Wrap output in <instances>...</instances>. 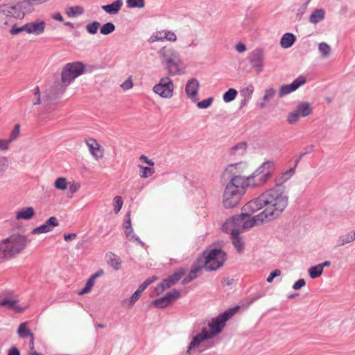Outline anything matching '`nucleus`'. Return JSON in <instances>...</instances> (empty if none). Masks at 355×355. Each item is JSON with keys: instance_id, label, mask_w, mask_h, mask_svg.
Wrapping results in <instances>:
<instances>
[{"instance_id": "obj_43", "label": "nucleus", "mask_w": 355, "mask_h": 355, "mask_svg": "<svg viewBox=\"0 0 355 355\" xmlns=\"http://www.w3.org/2000/svg\"><path fill=\"white\" fill-rule=\"evenodd\" d=\"M94 283H95V281L92 278L90 277L86 282L84 288L78 292V295H83L87 293H89L92 291V289L94 285Z\"/></svg>"}, {"instance_id": "obj_11", "label": "nucleus", "mask_w": 355, "mask_h": 355, "mask_svg": "<svg viewBox=\"0 0 355 355\" xmlns=\"http://www.w3.org/2000/svg\"><path fill=\"white\" fill-rule=\"evenodd\" d=\"M238 309L239 307L230 309L224 312L222 315H220L217 318L211 320L209 323V328L210 330L208 331V334L211 338L220 332L222 329L225 327L226 321L231 318Z\"/></svg>"}, {"instance_id": "obj_61", "label": "nucleus", "mask_w": 355, "mask_h": 355, "mask_svg": "<svg viewBox=\"0 0 355 355\" xmlns=\"http://www.w3.org/2000/svg\"><path fill=\"white\" fill-rule=\"evenodd\" d=\"M24 5V10H26V6H33V5H38L42 3V0H22L21 1Z\"/></svg>"}, {"instance_id": "obj_23", "label": "nucleus", "mask_w": 355, "mask_h": 355, "mask_svg": "<svg viewBox=\"0 0 355 355\" xmlns=\"http://www.w3.org/2000/svg\"><path fill=\"white\" fill-rule=\"evenodd\" d=\"M0 306L6 307L16 313H23L28 308L27 306L19 305L17 297L9 300L0 301Z\"/></svg>"}, {"instance_id": "obj_36", "label": "nucleus", "mask_w": 355, "mask_h": 355, "mask_svg": "<svg viewBox=\"0 0 355 355\" xmlns=\"http://www.w3.org/2000/svg\"><path fill=\"white\" fill-rule=\"evenodd\" d=\"M69 182L66 178L59 177L54 182V187L58 190L64 191L67 189Z\"/></svg>"}, {"instance_id": "obj_14", "label": "nucleus", "mask_w": 355, "mask_h": 355, "mask_svg": "<svg viewBox=\"0 0 355 355\" xmlns=\"http://www.w3.org/2000/svg\"><path fill=\"white\" fill-rule=\"evenodd\" d=\"M184 275L182 270H179L175 272L173 275L170 276L168 279H164L160 284H159L155 289L156 295H159L165 289L171 287L180 280Z\"/></svg>"}, {"instance_id": "obj_13", "label": "nucleus", "mask_w": 355, "mask_h": 355, "mask_svg": "<svg viewBox=\"0 0 355 355\" xmlns=\"http://www.w3.org/2000/svg\"><path fill=\"white\" fill-rule=\"evenodd\" d=\"M176 34L169 30L163 29L157 31L153 33L150 37L148 42L150 43H155L156 42L167 41L170 42H175L177 41Z\"/></svg>"}, {"instance_id": "obj_12", "label": "nucleus", "mask_w": 355, "mask_h": 355, "mask_svg": "<svg viewBox=\"0 0 355 355\" xmlns=\"http://www.w3.org/2000/svg\"><path fill=\"white\" fill-rule=\"evenodd\" d=\"M174 85L169 77L162 78L159 83L156 84L153 91L156 94L164 98H171L173 96Z\"/></svg>"}, {"instance_id": "obj_18", "label": "nucleus", "mask_w": 355, "mask_h": 355, "mask_svg": "<svg viewBox=\"0 0 355 355\" xmlns=\"http://www.w3.org/2000/svg\"><path fill=\"white\" fill-rule=\"evenodd\" d=\"M306 83V78L303 76H300L296 78L292 83L289 85H282L279 92V98H282L284 96L295 91L297 88H299L301 85H304Z\"/></svg>"}, {"instance_id": "obj_27", "label": "nucleus", "mask_w": 355, "mask_h": 355, "mask_svg": "<svg viewBox=\"0 0 355 355\" xmlns=\"http://www.w3.org/2000/svg\"><path fill=\"white\" fill-rule=\"evenodd\" d=\"M123 5L122 0H116L111 4L103 6L102 8L109 14H116Z\"/></svg>"}, {"instance_id": "obj_1", "label": "nucleus", "mask_w": 355, "mask_h": 355, "mask_svg": "<svg viewBox=\"0 0 355 355\" xmlns=\"http://www.w3.org/2000/svg\"><path fill=\"white\" fill-rule=\"evenodd\" d=\"M28 12L21 2H8L0 5V30L17 35L18 21H23Z\"/></svg>"}, {"instance_id": "obj_5", "label": "nucleus", "mask_w": 355, "mask_h": 355, "mask_svg": "<svg viewBox=\"0 0 355 355\" xmlns=\"http://www.w3.org/2000/svg\"><path fill=\"white\" fill-rule=\"evenodd\" d=\"M26 236L15 233L0 241V259L6 260L21 253L27 245Z\"/></svg>"}, {"instance_id": "obj_59", "label": "nucleus", "mask_w": 355, "mask_h": 355, "mask_svg": "<svg viewBox=\"0 0 355 355\" xmlns=\"http://www.w3.org/2000/svg\"><path fill=\"white\" fill-rule=\"evenodd\" d=\"M28 354L38 355V352L35 349L34 336L30 338Z\"/></svg>"}, {"instance_id": "obj_6", "label": "nucleus", "mask_w": 355, "mask_h": 355, "mask_svg": "<svg viewBox=\"0 0 355 355\" xmlns=\"http://www.w3.org/2000/svg\"><path fill=\"white\" fill-rule=\"evenodd\" d=\"M245 178L241 175L233 176L227 184L223 196V205L225 208L237 206L245 192Z\"/></svg>"}, {"instance_id": "obj_49", "label": "nucleus", "mask_w": 355, "mask_h": 355, "mask_svg": "<svg viewBox=\"0 0 355 355\" xmlns=\"http://www.w3.org/2000/svg\"><path fill=\"white\" fill-rule=\"evenodd\" d=\"M123 206L122 198L119 196H116L113 200L114 210L116 214L119 213Z\"/></svg>"}, {"instance_id": "obj_38", "label": "nucleus", "mask_w": 355, "mask_h": 355, "mask_svg": "<svg viewBox=\"0 0 355 355\" xmlns=\"http://www.w3.org/2000/svg\"><path fill=\"white\" fill-rule=\"evenodd\" d=\"M10 164L8 157L0 155V175H3L8 169Z\"/></svg>"}, {"instance_id": "obj_8", "label": "nucleus", "mask_w": 355, "mask_h": 355, "mask_svg": "<svg viewBox=\"0 0 355 355\" xmlns=\"http://www.w3.org/2000/svg\"><path fill=\"white\" fill-rule=\"evenodd\" d=\"M198 261L207 270H216L223 266L226 254L220 248H213L204 252Z\"/></svg>"}, {"instance_id": "obj_46", "label": "nucleus", "mask_w": 355, "mask_h": 355, "mask_svg": "<svg viewBox=\"0 0 355 355\" xmlns=\"http://www.w3.org/2000/svg\"><path fill=\"white\" fill-rule=\"evenodd\" d=\"M141 295V293L136 291L129 299L125 300L123 303L128 304L129 306H132L139 300Z\"/></svg>"}, {"instance_id": "obj_37", "label": "nucleus", "mask_w": 355, "mask_h": 355, "mask_svg": "<svg viewBox=\"0 0 355 355\" xmlns=\"http://www.w3.org/2000/svg\"><path fill=\"white\" fill-rule=\"evenodd\" d=\"M308 272L311 278L315 279L321 276L323 272V269L321 265L318 264L315 266L311 267Z\"/></svg>"}, {"instance_id": "obj_54", "label": "nucleus", "mask_w": 355, "mask_h": 355, "mask_svg": "<svg viewBox=\"0 0 355 355\" xmlns=\"http://www.w3.org/2000/svg\"><path fill=\"white\" fill-rule=\"evenodd\" d=\"M10 140L0 138V151H8L10 148Z\"/></svg>"}, {"instance_id": "obj_58", "label": "nucleus", "mask_w": 355, "mask_h": 355, "mask_svg": "<svg viewBox=\"0 0 355 355\" xmlns=\"http://www.w3.org/2000/svg\"><path fill=\"white\" fill-rule=\"evenodd\" d=\"M275 93H276V91L273 88H268L267 89H266L265 94L263 98V101H269L270 99H272L273 98Z\"/></svg>"}, {"instance_id": "obj_33", "label": "nucleus", "mask_w": 355, "mask_h": 355, "mask_svg": "<svg viewBox=\"0 0 355 355\" xmlns=\"http://www.w3.org/2000/svg\"><path fill=\"white\" fill-rule=\"evenodd\" d=\"M17 334L19 336L22 338L28 336L30 338L34 336L33 334L29 329L27 322H22L19 324L17 329Z\"/></svg>"}, {"instance_id": "obj_2", "label": "nucleus", "mask_w": 355, "mask_h": 355, "mask_svg": "<svg viewBox=\"0 0 355 355\" xmlns=\"http://www.w3.org/2000/svg\"><path fill=\"white\" fill-rule=\"evenodd\" d=\"M261 200L264 202L261 213L269 220L280 216L288 205L286 191L278 188H269L261 194Z\"/></svg>"}, {"instance_id": "obj_50", "label": "nucleus", "mask_w": 355, "mask_h": 355, "mask_svg": "<svg viewBox=\"0 0 355 355\" xmlns=\"http://www.w3.org/2000/svg\"><path fill=\"white\" fill-rule=\"evenodd\" d=\"M301 116L298 114V112L295 110L288 114L287 117V121L290 124H294L298 121Z\"/></svg>"}, {"instance_id": "obj_56", "label": "nucleus", "mask_w": 355, "mask_h": 355, "mask_svg": "<svg viewBox=\"0 0 355 355\" xmlns=\"http://www.w3.org/2000/svg\"><path fill=\"white\" fill-rule=\"evenodd\" d=\"M213 101H214L213 97H210L207 99H205V100L198 103V107L200 109L207 108L211 105Z\"/></svg>"}, {"instance_id": "obj_17", "label": "nucleus", "mask_w": 355, "mask_h": 355, "mask_svg": "<svg viewBox=\"0 0 355 355\" xmlns=\"http://www.w3.org/2000/svg\"><path fill=\"white\" fill-rule=\"evenodd\" d=\"M59 225L58 220L55 216L50 217L43 225L32 230L31 234L33 235L44 234L51 232L54 227Z\"/></svg>"}, {"instance_id": "obj_55", "label": "nucleus", "mask_w": 355, "mask_h": 355, "mask_svg": "<svg viewBox=\"0 0 355 355\" xmlns=\"http://www.w3.org/2000/svg\"><path fill=\"white\" fill-rule=\"evenodd\" d=\"M133 81L131 76L128 77L122 84L120 85V87L123 91H127L133 87Z\"/></svg>"}, {"instance_id": "obj_31", "label": "nucleus", "mask_w": 355, "mask_h": 355, "mask_svg": "<svg viewBox=\"0 0 355 355\" xmlns=\"http://www.w3.org/2000/svg\"><path fill=\"white\" fill-rule=\"evenodd\" d=\"M325 12L323 9L315 10L309 17V21L312 24H317L324 18Z\"/></svg>"}, {"instance_id": "obj_44", "label": "nucleus", "mask_w": 355, "mask_h": 355, "mask_svg": "<svg viewBox=\"0 0 355 355\" xmlns=\"http://www.w3.org/2000/svg\"><path fill=\"white\" fill-rule=\"evenodd\" d=\"M115 29V26L114 24L111 22H107L102 26L101 28V33L102 35H106L111 33H112Z\"/></svg>"}, {"instance_id": "obj_62", "label": "nucleus", "mask_w": 355, "mask_h": 355, "mask_svg": "<svg viewBox=\"0 0 355 355\" xmlns=\"http://www.w3.org/2000/svg\"><path fill=\"white\" fill-rule=\"evenodd\" d=\"M280 275H281V270L279 269H276L274 271H272V272H270V274L269 275V276L267 278V282L269 283H271L275 277H279Z\"/></svg>"}, {"instance_id": "obj_15", "label": "nucleus", "mask_w": 355, "mask_h": 355, "mask_svg": "<svg viewBox=\"0 0 355 355\" xmlns=\"http://www.w3.org/2000/svg\"><path fill=\"white\" fill-rule=\"evenodd\" d=\"M295 173V169L293 168H291L285 171L279 173L277 175L275 176L274 179L275 185L272 187V189L278 188L279 189H283L284 191H286V187L284 184L291 178V177Z\"/></svg>"}, {"instance_id": "obj_47", "label": "nucleus", "mask_w": 355, "mask_h": 355, "mask_svg": "<svg viewBox=\"0 0 355 355\" xmlns=\"http://www.w3.org/2000/svg\"><path fill=\"white\" fill-rule=\"evenodd\" d=\"M16 297L17 296L14 291H4L0 293V301L9 300Z\"/></svg>"}, {"instance_id": "obj_45", "label": "nucleus", "mask_w": 355, "mask_h": 355, "mask_svg": "<svg viewBox=\"0 0 355 355\" xmlns=\"http://www.w3.org/2000/svg\"><path fill=\"white\" fill-rule=\"evenodd\" d=\"M20 135V125L19 124H15L12 130H11L10 133V136L8 139L10 140V142L15 141Z\"/></svg>"}, {"instance_id": "obj_3", "label": "nucleus", "mask_w": 355, "mask_h": 355, "mask_svg": "<svg viewBox=\"0 0 355 355\" xmlns=\"http://www.w3.org/2000/svg\"><path fill=\"white\" fill-rule=\"evenodd\" d=\"M162 64L168 73L175 76L184 73L183 60L179 52L171 45H164L157 52Z\"/></svg>"}, {"instance_id": "obj_42", "label": "nucleus", "mask_w": 355, "mask_h": 355, "mask_svg": "<svg viewBox=\"0 0 355 355\" xmlns=\"http://www.w3.org/2000/svg\"><path fill=\"white\" fill-rule=\"evenodd\" d=\"M318 50L324 58H328L330 55L331 47L325 42H320L318 44Z\"/></svg>"}, {"instance_id": "obj_32", "label": "nucleus", "mask_w": 355, "mask_h": 355, "mask_svg": "<svg viewBox=\"0 0 355 355\" xmlns=\"http://www.w3.org/2000/svg\"><path fill=\"white\" fill-rule=\"evenodd\" d=\"M300 116L306 117L309 116L312 111L311 105L308 103H302L298 105L295 109Z\"/></svg>"}, {"instance_id": "obj_24", "label": "nucleus", "mask_w": 355, "mask_h": 355, "mask_svg": "<svg viewBox=\"0 0 355 355\" xmlns=\"http://www.w3.org/2000/svg\"><path fill=\"white\" fill-rule=\"evenodd\" d=\"M199 89V83L196 79L189 80L186 85V93L189 98L196 102L197 101V94Z\"/></svg>"}, {"instance_id": "obj_35", "label": "nucleus", "mask_w": 355, "mask_h": 355, "mask_svg": "<svg viewBox=\"0 0 355 355\" xmlns=\"http://www.w3.org/2000/svg\"><path fill=\"white\" fill-rule=\"evenodd\" d=\"M65 12L69 17L73 18L82 15L84 12V9L83 7L79 6H71L67 8L65 10Z\"/></svg>"}, {"instance_id": "obj_25", "label": "nucleus", "mask_w": 355, "mask_h": 355, "mask_svg": "<svg viewBox=\"0 0 355 355\" xmlns=\"http://www.w3.org/2000/svg\"><path fill=\"white\" fill-rule=\"evenodd\" d=\"M230 232L232 243L239 252H242L244 249V242L243 239L239 236L240 231L234 227L231 230H225Z\"/></svg>"}, {"instance_id": "obj_52", "label": "nucleus", "mask_w": 355, "mask_h": 355, "mask_svg": "<svg viewBox=\"0 0 355 355\" xmlns=\"http://www.w3.org/2000/svg\"><path fill=\"white\" fill-rule=\"evenodd\" d=\"M100 24L98 21H94L87 25L86 30L91 34H96L99 28Z\"/></svg>"}, {"instance_id": "obj_48", "label": "nucleus", "mask_w": 355, "mask_h": 355, "mask_svg": "<svg viewBox=\"0 0 355 355\" xmlns=\"http://www.w3.org/2000/svg\"><path fill=\"white\" fill-rule=\"evenodd\" d=\"M126 3L128 7L131 8H142L144 7V0H127Z\"/></svg>"}, {"instance_id": "obj_40", "label": "nucleus", "mask_w": 355, "mask_h": 355, "mask_svg": "<svg viewBox=\"0 0 355 355\" xmlns=\"http://www.w3.org/2000/svg\"><path fill=\"white\" fill-rule=\"evenodd\" d=\"M109 264L116 270L121 268V261L120 258L114 254H110L109 257Z\"/></svg>"}, {"instance_id": "obj_9", "label": "nucleus", "mask_w": 355, "mask_h": 355, "mask_svg": "<svg viewBox=\"0 0 355 355\" xmlns=\"http://www.w3.org/2000/svg\"><path fill=\"white\" fill-rule=\"evenodd\" d=\"M85 67L81 62H73L67 63L62 69L61 73V80L66 87L74 79L82 75L85 71Z\"/></svg>"}, {"instance_id": "obj_28", "label": "nucleus", "mask_w": 355, "mask_h": 355, "mask_svg": "<svg viewBox=\"0 0 355 355\" xmlns=\"http://www.w3.org/2000/svg\"><path fill=\"white\" fill-rule=\"evenodd\" d=\"M246 149L247 144L245 142H239L230 149V154L234 156L243 155Z\"/></svg>"}, {"instance_id": "obj_30", "label": "nucleus", "mask_w": 355, "mask_h": 355, "mask_svg": "<svg viewBox=\"0 0 355 355\" xmlns=\"http://www.w3.org/2000/svg\"><path fill=\"white\" fill-rule=\"evenodd\" d=\"M355 241V232L350 231L342 236L338 239V245L342 246L347 243H351Z\"/></svg>"}, {"instance_id": "obj_63", "label": "nucleus", "mask_w": 355, "mask_h": 355, "mask_svg": "<svg viewBox=\"0 0 355 355\" xmlns=\"http://www.w3.org/2000/svg\"><path fill=\"white\" fill-rule=\"evenodd\" d=\"M68 187H69V191L71 193H76V191H78V189H80V184L78 183L73 182V183H71V184L69 183Z\"/></svg>"}, {"instance_id": "obj_60", "label": "nucleus", "mask_w": 355, "mask_h": 355, "mask_svg": "<svg viewBox=\"0 0 355 355\" xmlns=\"http://www.w3.org/2000/svg\"><path fill=\"white\" fill-rule=\"evenodd\" d=\"M139 159L140 162L148 165L149 166H154L155 165V162L144 155H141Z\"/></svg>"}, {"instance_id": "obj_29", "label": "nucleus", "mask_w": 355, "mask_h": 355, "mask_svg": "<svg viewBox=\"0 0 355 355\" xmlns=\"http://www.w3.org/2000/svg\"><path fill=\"white\" fill-rule=\"evenodd\" d=\"M295 37L292 33H285L283 35L280 44L282 47L284 49H287L291 47L295 41Z\"/></svg>"}, {"instance_id": "obj_34", "label": "nucleus", "mask_w": 355, "mask_h": 355, "mask_svg": "<svg viewBox=\"0 0 355 355\" xmlns=\"http://www.w3.org/2000/svg\"><path fill=\"white\" fill-rule=\"evenodd\" d=\"M137 167L139 168V177L144 179L152 176L155 173L153 166H144L139 164Z\"/></svg>"}, {"instance_id": "obj_4", "label": "nucleus", "mask_w": 355, "mask_h": 355, "mask_svg": "<svg viewBox=\"0 0 355 355\" xmlns=\"http://www.w3.org/2000/svg\"><path fill=\"white\" fill-rule=\"evenodd\" d=\"M276 171L277 164L275 161H266L245 178V184L252 188L262 187L271 180Z\"/></svg>"}, {"instance_id": "obj_41", "label": "nucleus", "mask_w": 355, "mask_h": 355, "mask_svg": "<svg viewBox=\"0 0 355 355\" xmlns=\"http://www.w3.org/2000/svg\"><path fill=\"white\" fill-rule=\"evenodd\" d=\"M237 91L234 88L229 89L223 96V101L226 103H229L235 99L237 95Z\"/></svg>"}, {"instance_id": "obj_10", "label": "nucleus", "mask_w": 355, "mask_h": 355, "mask_svg": "<svg viewBox=\"0 0 355 355\" xmlns=\"http://www.w3.org/2000/svg\"><path fill=\"white\" fill-rule=\"evenodd\" d=\"M46 28V21L41 18H37L33 21L19 25L16 31H17V35L22 33H26L29 35L40 36L45 33Z\"/></svg>"}, {"instance_id": "obj_22", "label": "nucleus", "mask_w": 355, "mask_h": 355, "mask_svg": "<svg viewBox=\"0 0 355 355\" xmlns=\"http://www.w3.org/2000/svg\"><path fill=\"white\" fill-rule=\"evenodd\" d=\"M35 216V211L33 207H24L18 209L15 211L16 220H28L32 219Z\"/></svg>"}, {"instance_id": "obj_19", "label": "nucleus", "mask_w": 355, "mask_h": 355, "mask_svg": "<svg viewBox=\"0 0 355 355\" xmlns=\"http://www.w3.org/2000/svg\"><path fill=\"white\" fill-rule=\"evenodd\" d=\"M264 207V202L261 200V194L259 197L246 203L242 209L243 215H252L255 211Z\"/></svg>"}, {"instance_id": "obj_20", "label": "nucleus", "mask_w": 355, "mask_h": 355, "mask_svg": "<svg viewBox=\"0 0 355 355\" xmlns=\"http://www.w3.org/2000/svg\"><path fill=\"white\" fill-rule=\"evenodd\" d=\"M250 169L249 165L245 162H241L234 164H230L226 168L225 173H231L234 176L239 175V174L243 173L248 171Z\"/></svg>"}, {"instance_id": "obj_39", "label": "nucleus", "mask_w": 355, "mask_h": 355, "mask_svg": "<svg viewBox=\"0 0 355 355\" xmlns=\"http://www.w3.org/2000/svg\"><path fill=\"white\" fill-rule=\"evenodd\" d=\"M123 227H124L125 236L130 241H137L138 240V239L135 236V235H132L128 232L129 228L132 227L130 218L129 214L127 215V219L125 220V221L124 223Z\"/></svg>"}, {"instance_id": "obj_7", "label": "nucleus", "mask_w": 355, "mask_h": 355, "mask_svg": "<svg viewBox=\"0 0 355 355\" xmlns=\"http://www.w3.org/2000/svg\"><path fill=\"white\" fill-rule=\"evenodd\" d=\"M266 221L268 220L261 212L254 216L243 215V213L241 212L240 215L227 219L223 224V229L228 230H231V227H234L239 231L246 230Z\"/></svg>"}, {"instance_id": "obj_21", "label": "nucleus", "mask_w": 355, "mask_h": 355, "mask_svg": "<svg viewBox=\"0 0 355 355\" xmlns=\"http://www.w3.org/2000/svg\"><path fill=\"white\" fill-rule=\"evenodd\" d=\"M209 338H211L208 334V331L206 329H203L200 334H197L193 338L188 347L187 353H190L191 350L193 349L198 348L203 341Z\"/></svg>"}, {"instance_id": "obj_57", "label": "nucleus", "mask_w": 355, "mask_h": 355, "mask_svg": "<svg viewBox=\"0 0 355 355\" xmlns=\"http://www.w3.org/2000/svg\"><path fill=\"white\" fill-rule=\"evenodd\" d=\"M180 293L177 290H173L171 292L167 293L165 297L169 300L170 302L175 301L180 297Z\"/></svg>"}, {"instance_id": "obj_51", "label": "nucleus", "mask_w": 355, "mask_h": 355, "mask_svg": "<svg viewBox=\"0 0 355 355\" xmlns=\"http://www.w3.org/2000/svg\"><path fill=\"white\" fill-rule=\"evenodd\" d=\"M171 302L165 297V295L154 301V304L159 308H164L167 306Z\"/></svg>"}, {"instance_id": "obj_16", "label": "nucleus", "mask_w": 355, "mask_h": 355, "mask_svg": "<svg viewBox=\"0 0 355 355\" xmlns=\"http://www.w3.org/2000/svg\"><path fill=\"white\" fill-rule=\"evenodd\" d=\"M85 144L89 153L96 160L101 159L104 157V148L96 139L89 138L85 140Z\"/></svg>"}, {"instance_id": "obj_26", "label": "nucleus", "mask_w": 355, "mask_h": 355, "mask_svg": "<svg viewBox=\"0 0 355 355\" xmlns=\"http://www.w3.org/2000/svg\"><path fill=\"white\" fill-rule=\"evenodd\" d=\"M264 54L261 50H257L253 52L251 63L254 69L260 73L263 69Z\"/></svg>"}, {"instance_id": "obj_64", "label": "nucleus", "mask_w": 355, "mask_h": 355, "mask_svg": "<svg viewBox=\"0 0 355 355\" xmlns=\"http://www.w3.org/2000/svg\"><path fill=\"white\" fill-rule=\"evenodd\" d=\"M152 280L147 279L142 284L140 285L137 291L142 293L144 290L152 283Z\"/></svg>"}, {"instance_id": "obj_53", "label": "nucleus", "mask_w": 355, "mask_h": 355, "mask_svg": "<svg viewBox=\"0 0 355 355\" xmlns=\"http://www.w3.org/2000/svg\"><path fill=\"white\" fill-rule=\"evenodd\" d=\"M200 270V267H197L192 269L187 277L184 279V283H188L189 282L194 279L197 277V273Z\"/></svg>"}]
</instances>
